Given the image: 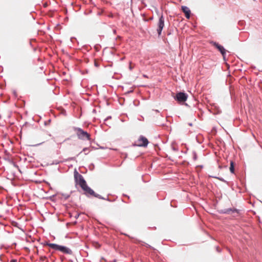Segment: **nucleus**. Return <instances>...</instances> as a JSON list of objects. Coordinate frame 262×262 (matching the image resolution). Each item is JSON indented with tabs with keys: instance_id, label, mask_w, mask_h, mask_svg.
<instances>
[{
	"instance_id": "14",
	"label": "nucleus",
	"mask_w": 262,
	"mask_h": 262,
	"mask_svg": "<svg viewBox=\"0 0 262 262\" xmlns=\"http://www.w3.org/2000/svg\"><path fill=\"white\" fill-rule=\"evenodd\" d=\"M212 177L215 178H217V179H219L220 180H222V179H220V178H219L215 177H213V176Z\"/></svg>"
},
{
	"instance_id": "5",
	"label": "nucleus",
	"mask_w": 262,
	"mask_h": 262,
	"mask_svg": "<svg viewBox=\"0 0 262 262\" xmlns=\"http://www.w3.org/2000/svg\"><path fill=\"white\" fill-rule=\"evenodd\" d=\"M174 99L179 102H184L187 99V95L184 93L179 92L177 94Z\"/></svg>"
},
{
	"instance_id": "11",
	"label": "nucleus",
	"mask_w": 262,
	"mask_h": 262,
	"mask_svg": "<svg viewBox=\"0 0 262 262\" xmlns=\"http://www.w3.org/2000/svg\"><path fill=\"white\" fill-rule=\"evenodd\" d=\"M133 67L132 66V62H129V69L130 70H132L133 69Z\"/></svg>"
},
{
	"instance_id": "2",
	"label": "nucleus",
	"mask_w": 262,
	"mask_h": 262,
	"mask_svg": "<svg viewBox=\"0 0 262 262\" xmlns=\"http://www.w3.org/2000/svg\"><path fill=\"white\" fill-rule=\"evenodd\" d=\"M45 245L48 246L53 249L60 251L64 254H71L72 253V250L65 246L49 243L45 244Z\"/></svg>"
},
{
	"instance_id": "3",
	"label": "nucleus",
	"mask_w": 262,
	"mask_h": 262,
	"mask_svg": "<svg viewBox=\"0 0 262 262\" xmlns=\"http://www.w3.org/2000/svg\"><path fill=\"white\" fill-rule=\"evenodd\" d=\"M74 176L76 183L78 184L81 188L86 184V181L84 180L82 176L79 174L76 170H75L74 172Z\"/></svg>"
},
{
	"instance_id": "13",
	"label": "nucleus",
	"mask_w": 262,
	"mask_h": 262,
	"mask_svg": "<svg viewBox=\"0 0 262 262\" xmlns=\"http://www.w3.org/2000/svg\"><path fill=\"white\" fill-rule=\"evenodd\" d=\"M10 262H17V260L15 259H12Z\"/></svg>"
},
{
	"instance_id": "15",
	"label": "nucleus",
	"mask_w": 262,
	"mask_h": 262,
	"mask_svg": "<svg viewBox=\"0 0 262 262\" xmlns=\"http://www.w3.org/2000/svg\"><path fill=\"white\" fill-rule=\"evenodd\" d=\"M86 150H87V148H84V149H83V151H86Z\"/></svg>"
},
{
	"instance_id": "8",
	"label": "nucleus",
	"mask_w": 262,
	"mask_h": 262,
	"mask_svg": "<svg viewBox=\"0 0 262 262\" xmlns=\"http://www.w3.org/2000/svg\"><path fill=\"white\" fill-rule=\"evenodd\" d=\"M213 45L219 50V51L221 52L222 56H223L224 59H225V56L226 51L224 48L221 45L215 42H213Z\"/></svg>"
},
{
	"instance_id": "10",
	"label": "nucleus",
	"mask_w": 262,
	"mask_h": 262,
	"mask_svg": "<svg viewBox=\"0 0 262 262\" xmlns=\"http://www.w3.org/2000/svg\"><path fill=\"white\" fill-rule=\"evenodd\" d=\"M230 171L232 173H234V163L232 161H231L230 162Z\"/></svg>"
},
{
	"instance_id": "4",
	"label": "nucleus",
	"mask_w": 262,
	"mask_h": 262,
	"mask_svg": "<svg viewBox=\"0 0 262 262\" xmlns=\"http://www.w3.org/2000/svg\"><path fill=\"white\" fill-rule=\"evenodd\" d=\"M148 143L149 142L146 138L141 136L135 142L134 145L138 146L146 147Z\"/></svg>"
},
{
	"instance_id": "1",
	"label": "nucleus",
	"mask_w": 262,
	"mask_h": 262,
	"mask_svg": "<svg viewBox=\"0 0 262 262\" xmlns=\"http://www.w3.org/2000/svg\"><path fill=\"white\" fill-rule=\"evenodd\" d=\"M74 130L79 139L82 140H90V135L81 128L74 127Z\"/></svg>"
},
{
	"instance_id": "12",
	"label": "nucleus",
	"mask_w": 262,
	"mask_h": 262,
	"mask_svg": "<svg viewBox=\"0 0 262 262\" xmlns=\"http://www.w3.org/2000/svg\"><path fill=\"white\" fill-rule=\"evenodd\" d=\"M46 259V256L41 257V259H42V260H44V259Z\"/></svg>"
},
{
	"instance_id": "9",
	"label": "nucleus",
	"mask_w": 262,
	"mask_h": 262,
	"mask_svg": "<svg viewBox=\"0 0 262 262\" xmlns=\"http://www.w3.org/2000/svg\"><path fill=\"white\" fill-rule=\"evenodd\" d=\"M181 9L185 13L186 17L189 19L190 16V11L189 9L186 6H182Z\"/></svg>"
},
{
	"instance_id": "6",
	"label": "nucleus",
	"mask_w": 262,
	"mask_h": 262,
	"mask_svg": "<svg viewBox=\"0 0 262 262\" xmlns=\"http://www.w3.org/2000/svg\"><path fill=\"white\" fill-rule=\"evenodd\" d=\"M81 188L84 191L85 194H90L95 197L100 198L99 195L96 194L95 192L87 185V184H86L83 187H81Z\"/></svg>"
},
{
	"instance_id": "7",
	"label": "nucleus",
	"mask_w": 262,
	"mask_h": 262,
	"mask_svg": "<svg viewBox=\"0 0 262 262\" xmlns=\"http://www.w3.org/2000/svg\"><path fill=\"white\" fill-rule=\"evenodd\" d=\"M164 27V19L163 15H161L159 18L158 23L157 32L160 36L161 34L162 31Z\"/></svg>"
}]
</instances>
